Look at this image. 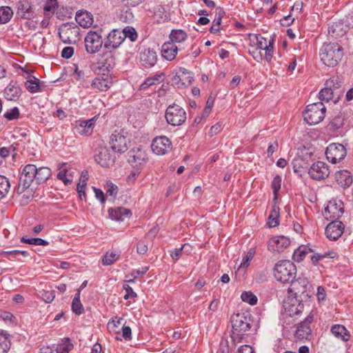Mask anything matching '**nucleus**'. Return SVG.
<instances>
[{
    "label": "nucleus",
    "instance_id": "nucleus-1",
    "mask_svg": "<svg viewBox=\"0 0 353 353\" xmlns=\"http://www.w3.org/2000/svg\"><path fill=\"white\" fill-rule=\"evenodd\" d=\"M230 321L232 328L231 338L234 343H240L251 328L252 315L248 312L233 314Z\"/></svg>",
    "mask_w": 353,
    "mask_h": 353
},
{
    "label": "nucleus",
    "instance_id": "nucleus-2",
    "mask_svg": "<svg viewBox=\"0 0 353 353\" xmlns=\"http://www.w3.org/2000/svg\"><path fill=\"white\" fill-rule=\"evenodd\" d=\"M322 62L328 67L339 64L343 56V48L337 43H324L320 49Z\"/></svg>",
    "mask_w": 353,
    "mask_h": 353
},
{
    "label": "nucleus",
    "instance_id": "nucleus-3",
    "mask_svg": "<svg viewBox=\"0 0 353 353\" xmlns=\"http://www.w3.org/2000/svg\"><path fill=\"white\" fill-rule=\"evenodd\" d=\"M296 267L289 260H283L277 262L274 268L275 279L283 283H289L296 278Z\"/></svg>",
    "mask_w": 353,
    "mask_h": 353
},
{
    "label": "nucleus",
    "instance_id": "nucleus-4",
    "mask_svg": "<svg viewBox=\"0 0 353 353\" xmlns=\"http://www.w3.org/2000/svg\"><path fill=\"white\" fill-rule=\"evenodd\" d=\"M326 108L323 102H317L307 105L303 113L304 120L309 125H316L323 120Z\"/></svg>",
    "mask_w": 353,
    "mask_h": 353
},
{
    "label": "nucleus",
    "instance_id": "nucleus-5",
    "mask_svg": "<svg viewBox=\"0 0 353 353\" xmlns=\"http://www.w3.org/2000/svg\"><path fill=\"white\" fill-rule=\"evenodd\" d=\"M105 50L106 52L99 55L97 62L90 65V68L94 73L99 74L101 72H109L116 65V59L112 51Z\"/></svg>",
    "mask_w": 353,
    "mask_h": 353
},
{
    "label": "nucleus",
    "instance_id": "nucleus-6",
    "mask_svg": "<svg viewBox=\"0 0 353 353\" xmlns=\"http://www.w3.org/2000/svg\"><path fill=\"white\" fill-rule=\"evenodd\" d=\"M289 283L290 286L288 289L289 295L298 296L300 299H308L310 297L308 288L310 282L305 276H299L293 279Z\"/></svg>",
    "mask_w": 353,
    "mask_h": 353
},
{
    "label": "nucleus",
    "instance_id": "nucleus-7",
    "mask_svg": "<svg viewBox=\"0 0 353 353\" xmlns=\"http://www.w3.org/2000/svg\"><path fill=\"white\" fill-rule=\"evenodd\" d=\"M37 170V167L34 164H28L24 166L17 188V192L18 194H21L26 190V189L30 188L31 184L35 181Z\"/></svg>",
    "mask_w": 353,
    "mask_h": 353
},
{
    "label": "nucleus",
    "instance_id": "nucleus-8",
    "mask_svg": "<svg viewBox=\"0 0 353 353\" xmlns=\"http://www.w3.org/2000/svg\"><path fill=\"white\" fill-rule=\"evenodd\" d=\"M165 117L168 123L173 126H179L186 121V112L183 108L173 103L167 108Z\"/></svg>",
    "mask_w": 353,
    "mask_h": 353
},
{
    "label": "nucleus",
    "instance_id": "nucleus-9",
    "mask_svg": "<svg viewBox=\"0 0 353 353\" xmlns=\"http://www.w3.org/2000/svg\"><path fill=\"white\" fill-rule=\"evenodd\" d=\"M127 132L123 130H116L112 134L110 144L114 152L123 153L128 149L129 139L126 136Z\"/></svg>",
    "mask_w": 353,
    "mask_h": 353
},
{
    "label": "nucleus",
    "instance_id": "nucleus-10",
    "mask_svg": "<svg viewBox=\"0 0 353 353\" xmlns=\"http://www.w3.org/2000/svg\"><path fill=\"white\" fill-rule=\"evenodd\" d=\"M85 51L88 54H95L98 52L103 45L104 46V40L102 39V36L97 31H89L85 39Z\"/></svg>",
    "mask_w": 353,
    "mask_h": 353
},
{
    "label": "nucleus",
    "instance_id": "nucleus-11",
    "mask_svg": "<svg viewBox=\"0 0 353 353\" xmlns=\"http://www.w3.org/2000/svg\"><path fill=\"white\" fill-rule=\"evenodd\" d=\"M347 154V150L343 144L338 143H330L326 148L327 159L332 163L341 162Z\"/></svg>",
    "mask_w": 353,
    "mask_h": 353
},
{
    "label": "nucleus",
    "instance_id": "nucleus-12",
    "mask_svg": "<svg viewBox=\"0 0 353 353\" xmlns=\"http://www.w3.org/2000/svg\"><path fill=\"white\" fill-rule=\"evenodd\" d=\"M305 299H298V296L289 295L288 300L284 303L285 312L290 316H295L302 313L304 309L303 303Z\"/></svg>",
    "mask_w": 353,
    "mask_h": 353
},
{
    "label": "nucleus",
    "instance_id": "nucleus-13",
    "mask_svg": "<svg viewBox=\"0 0 353 353\" xmlns=\"http://www.w3.org/2000/svg\"><path fill=\"white\" fill-rule=\"evenodd\" d=\"M308 174L314 180H323L327 178L330 174L329 166L323 161H317L310 166Z\"/></svg>",
    "mask_w": 353,
    "mask_h": 353
},
{
    "label": "nucleus",
    "instance_id": "nucleus-14",
    "mask_svg": "<svg viewBox=\"0 0 353 353\" xmlns=\"http://www.w3.org/2000/svg\"><path fill=\"white\" fill-rule=\"evenodd\" d=\"M151 148L155 154L163 155L172 150V145L167 137L160 136L153 139Z\"/></svg>",
    "mask_w": 353,
    "mask_h": 353
},
{
    "label": "nucleus",
    "instance_id": "nucleus-15",
    "mask_svg": "<svg viewBox=\"0 0 353 353\" xmlns=\"http://www.w3.org/2000/svg\"><path fill=\"white\" fill-rule=\"evenodd\" d=\"M290 239L283 235L272 237L268 243V250L272 253L283 252L290 245Z\"/></svg>",
    "mask_w": 353,
    "mask_h": 353
},
{
    "label": "nucleus",
    "instance_id": "nucleus-16",
    "mask_svg": "<svg viewBox=\"0 0 353 353\" xmlns=\"http://www.w3.org/2000/svg\"><path fill=\"white\" fill-rule=\"evenodd\" d=\"M344 212L341 201H330L324 209L323 214L327 219L338 220Z\"/></svg>",
    "mask_w": 353,
    "mask_h": 353
},
{
    "label": "nucleus",
    "instance_id": "nucleus-17",
    "mask_svg": "<svg viewBox=\"0 0 353 353\" xmlns=\"http://www.w3.org/2000/svg\"><path fill=\"white\" fill-rule=\"evenodd\" d=\"M122 35L121 30H112L104 39V49L111 51L117 49L123 42Z\"/></svg>",
    "mask_w": 353,
    "mask_h": 353
},
{
    "label": "nucleus",
    "instance_id": "nucleus-18",
    "mask_svg": "<svg viewBox=\"0 0 353 353\" xmlns=\"http://www.w3.org/2000/svg\"><path fill=\"white\" fill-rule=\"evenodd\" d=\"M96 162L103 168H108L113 165L115 157L112 155L106 147H101L97 150L94 155Z\"/></svg>",
    "mask_w": 353,
    "mask_h": 353
},
{
    "label": "nucleus",
    "instance_id": "nucleus-19",
    "mask_svg": "<svg viewBox=\"0 0 353 353\" xmlns=\"http://www.w3.org/2000/svg\"><path fill=\"white\" fill-rule=\"evenodd\" d=\"M34 14L33 6L29 0H19L16 3V16L17 18L30 19Z\"/></svg>",
    "mask_w": 353,
    "mask_h": 353
},
{
    "label": "nucleus",
    "instance_id": "nucleus-20",
    "mask_svg": "<svg viewBox=\"0 0 353 353\" xmlns=\"http://www.w3.org/2000/svg\"><path fill=\"white\" fill-rule=\"evenodd\" d=\"M313 321L314 316L312 314H310L302 322L298 325L295 332V337L299 340L308 339L312 333L310 324Z\"/></svg>",
    "mask_w": 353,
    "mask_h": 353
},
{
    "label": "nucleus",
    "instance_id": "nucleus-21",
    "mask_svg": "<svg viewBox=\"0 0 353 353\" xmlns=\"http://www.w3.org/2000/svg\"><path fill=\"white\" fill-rule=\"evenodd\" d=\"M344 224L339 220L332 221L325 228L326 236L331 241L337 240L343 233Z\"/></svg>",
    "mask_w": 353,
    "mask_h": 353
},
{
    "label": "nucleus",
    "instance_id": "nucleus-22",
    "mask_svg": "<svg viewBox=\"0 0 353 353\" xmlns=\"http://www.w3.org/2000/svg\"><path fill=\"white\" fill-rule=\"evenodd\" d=\"M79 28L73 23H63L59 28L58 34L60 39L65 43H72L74 42L71 39V35H76L78 33Z\"/></svg>",
    "mask_w": 353,
    "mask_h": 353
},
{
    "label": "nucleus",
    "instance_id": "nucleus-23",
    "mask_svg": "<svg viewBox=\"0 0 353 353\" xmlns=\"http://www.w3.org/2000/svg\"><path fill=\"white\" fill-rule=\"evenodd\" d=\"M157 54L153 49H145L140 53V62L145 68L153 67L157 61Z\"/></svg>",
    "mask_w": 353,
    "mask_h": 353
},
{
    "label": "nucleus",
    "instance_id": "nucleus-24",
    "mask_svg": "<svg viewBox=\"0 0 353 353\" xmlns=\"http://www.w3.org/2000/svg\"><path fill=\"white\" fill-rule=\"evenodd\" d=\"M95 118L85 121H77L74 125V132L83 136L90 135L95 123Z\"/></svg>",
    "mask_w": 353,
    "mask_h": 353
},
{
    "label": "nucleus",
    "instance_id": "nucleus-25",
    "mask_svg": "<svg viewBox=\"0 0 353 353\" xmlns=\"http://www.w3.org/2000/svg\"><path fill=\"white\" fill-rule=\"evenodd\" d=\"M3 93L7 100L17 101L21 95L22 90L17 82L11 81L4 89Z\"/></svg>",
    "mask_w": 353,
    "mask_h": 353
},
{
    "label": "nucleus",
    "instance_id": "nucleus-26",
    "mask_svg": "<svg viewBox=\"0 0 353 353\" xmlns=\"http://www.w3.org/2000/svg\"><path fill=\"white\" fill-rule=\"evenodd\" d=\"M178 47L174 42L168 41L164 43L161 47V55L167 61H173L178 52Z\"/></svg>",
    "mask_w": 353,
    "mask_h": 353
},
{
    "label": "nucleus",
    "instance_id": "nucleus-27",
    "mask_svg": "<svg viewBox=\"0 0 353 353\" xmlns=\"http://www.w3.org/2000/svg\"><path fill=\"white\" fill-rule=\"evenodd\" d=\"M75 20L84 28H90L94 21L92 14L87 10H79L76 13Z\"/></svg>",
    "mask_w": 353,
    "mask_h": 353
},
{
    "label": "nucleus",
    "instance_id": "nucleus-28",
    "mask_svg": "<svg viewBox=\"0 0 353 353\" xmlns=\"http://www.w3.org/2000/svg\"><path fill=\"white\" fill-rule=\"evenodd\" d=\"M131 153L128 159V162L133 167L140 166L147 161V154L145 151L138 149L133 150Z\"/></svg>",
    "mask_w": 353,
    "mask_h": 353
},
{
    "label": "nucleus",
    "instance_id": "nucleus-29",
    "mask_svg": "<svg viewBox=\"0 0 353 353\" xmlns=\"http://www.w3.org/2000/svg\"><path fill=\"white\" fill-rule=\"evenodd\" d=\"M112 81L108 76H101L94 78L91 83L94 89H97L101 92L107 91L112 85Z\"/></svg>",
    "mask_w": 353,
    "mask_h": 353
},
{
    "label": "nucleus",
    "instance_id": "nucleus-30",
    "mask_svg": "<svg viewBox=\"0 0 353 353\" xmlns=\"http://www.w3.org/2000/svg\"><path fill=\"white\" fill-rule=\"evenodd\" d=\"M108 214L111 219L117 221H123L125 217H130L132 215L131 210L123 207L110 208Z\"/></svg>",
    "mask_w": 353,
    "mask_h": 353
},
{
    "label": "nucleus",
    "instance_id": "nucleus-31",
    "mask_svg": "<svg viewBox=\"0 0 353 353\" xmlns=\"http://www.w3.org/2000/svg\"><path fill=\"white\" fill-rule=\"evenodd\" d=\"M332 334L338 339L347 342L350 339V332L344 325L336 324L331 327Z\"/></svg>",
    "mask_w": 353,
    "mask_h": 353
},
{
    "label": "nucleus",
    "instance_id": "nucleus-32",
    "mask_svg": "<svg viewBox=\"0 0 353 353\" xmlns=\"http://www.w3.org/2000/svg\"><path fill=\"white\" fill-rule=\"evenodd\" d=\"M24 85L30 93H36L42 91L40 80L34 76L30 75Z\"/></svg>",
    "mask_w": 353,
    "mask_h": 353
},
{
    "label": "nucleus",
    "instance_id": "nucleus-33",
    "mask_svg": "<svg viewBox=\"0 0 353 353\" xmlns=\"http://www.w3.org/2000/svg\"><path fill=\"white\" fill-rule=\"evenodd\" d=\"M165 74L163 72H159L152 77H148L140 85V90H144L149 87L162 82L163 81Z\"/></svg>",
    "mask_w": 353,
    "mask_h": 353
},
{
    "label": "nucleus",
    "instance_id": "nucleus-34",
    "mask_svg": "<svg viewBox=\"0 0 353 353\" xmlns=\"http://www.w3.org/2000/svg\"><path fill=\"white\" fill-rule=\"evenodd\" d=\"M336 179L339 184L343 187H349L353 181L352 176L346 170L339 171L336 173Z\"/></svg>",
    "mask_w": 353,
    "mask_h": 353
},
{
    "label": "nucleus",
    "instance_id": "nucleus-35",
    "mask_svg": "<svg viewBox=\"0 0 353 353\" xmlns=\"http://www.w3.org/2000/svg\"><path fill=\"white\" fill-rule=\"evenodd\" d=\"M346 32L343 24L341 22H334L328 28V34L334 38L343 36Z\"/></svg>",
    "mask_w": 353,
    "mask_h": 353
},
{
    "label": "nucleus",
    "instance_id": "nucleus-36",
    "mask_svg": "<svg viewBox=\"0 0 353 353\" xmlns=\"http://www.w3.org/2000/svg\"><path fill=\"white\" fill-rule=\"evenodd\" d=\"M313 252V250L308 245H302L294 250L292 259L296 262L300 263L304 259L307 253Z\"/></svg>",
    "mask_w": 353,
    "mask_h": 353
},
{
    "label": "nucleus",
    "instance_id": "nucleus-37",
    "mask_svg": "<svg viewBox=\"0 0 353 353\" xmlns=\"http://www.w3.org/2000/svg\"><path fill=\"white\" fill-rule=\"evenodd\" d=\"M51 176V170L48 167L37 168V176H35L36 184L39 185L46 181Z\"/></svg>",
    "mask_w": 353,
    "mask_h": 353
},
{
    "label": "nucleus",
    "instance_id": "nucleus-38",
    "mask_svg": "<svg viewBox=\"0 0 353 353\" xmlns=\"http://www.w3.org/2000/svg\"><path fill=\"white\" fill-rule=\"evenodd\" d=\"M279 208L276 204L272 205L270 214L268 216V225L270 228H274L279 224Z\"/></svg>",
    "mask_w": 353,
    "mask_h": 353
},
{
    "label": "nucleus",
    "instance_id": "nucleus-39",
    "mask_svg": "<svg viewBox=\"0 0 353 353\" xmlns=\"http://www.w3.org/2000/svg\"><path fill=\"white\" fill-rule=\"evenodd\" d=\"M13 14V10L10 7H0V24H5L10 21Z\"/></svg>",
    "mask_w": 353,
    "mask_h": 353
},
{
    "label": "nucleus",
    "instance_id": "nucleus-40",
    "mask_svg": "<svg viewBox=\"0 0 353 353\" xmlns=\"http://www.w3.org/2000/svg\"><path fill=\"white\" fill-rule=\"evenodd\" d=\"M178 72L181 78L182 84H184V86H188L190 85L193 81V76L190 71L188 70L180 67L178 69Z\"/></svg>",
    "mask_w": 353,
    "mask_h": 353
},
{
    "label": "nucleus",
    "instance_id": "nucleus-41",
    "mask_svg": "<svg viewBox=\"0 0 353 353\" xmlns=\"http://www.w3.org/2000/svg\"><path fill=\"white\" fill-rule=\"evenodd\" d=\"M186 38L187 34L183 30H172L170 34V42H174V43H181Z\"/></svg>",
    "mask_w": 353,
    "mask_h": 353
},
{
    "label": "nucleus",
    "instance_id": "nucleus-42",
    "mask_svg": "<svg viewBox=\"0 0 353 353\" xmlns=\"http://www.w3.org/2000/svg\"><path fill=\"white\" fill-rule=\"evenodd\" d=\"M10 188V181L3 175H0V200L5 198Z\"/></svg>",
    "mask_w": 353,
    "mask_h": 353
},
{
    "label": "nucleus",
    "instance_id": "nucleus-43",
    "mask_svg": "<svg viewBox=\"0 0 353 353\" xmlns=\"http://www.w3.org/2000/svg\"><path fill=\"white\" fill-rule=\"evenodd\" d=\"M343 121L344 118L342 117L341 114H339L330 121L327 125V128L331 131H336L337 130L343 127L344 124Z\"/></svg>",
    "mask_w": 353,
    "mask_h": 353
},
{
    "label": "nucleus",
    "instance_id": "nucleus-44",
    "mask_svg": "<svg viewBox=\"0 0 353 353\" xmlns=\"http://www.w3.org/2000/svg\"><path fill=\"white\" fill-rule=\"evenodd\" d=\"M334 90L331 87L326 85V87L325 88L322 89L319 92V99L321 100L320 102H322V101L328 102L330 100H332L334 98Z\"/></svg>",
    "mask_w": 353,
    "mask_h": 353
},
{
    "label": "nucleus",
    "instance_id": "nucleus-45",
    "mask_svg": "<svg viewBox=\"0 0 353 353\" xmlns=\"http://www.w3.org/2000/svg\"><path fill=\"white\" fill-rule=\"evenodd\" d=\"M20 241L21 243H28L30 245L43 246H47L49 245L48 241L41 238H26V236H22Z\"/></svg>",
    "mask_w": 353,
    "mask_h": 353
},
{
    "label": "nucleus",
    "instance_id": "nucleus-46",
    "mask_svg": "<svg viewBox=\"0 0 353 353\" xmlns=\"http://www.w3.org/2000/svg\"><path fill=\"white\" fill-rule=\"evenodd\" d=\"M10 346L11 342L8 335L0 334V353H8Z\"/></svg>",
    "mask_w": 353,
    "mask_h": 353
},
{
    "label": "nucleus",
    "instance_id": "nucleus-47",
    "mask_svg": "<svg viewBox=\"0 0 353 353\" xmlns=\"http://www.w3.org/2000/svg\"><path fill=\"white\" fill-rule=\"evenodd\" d=\"M73 348V344L71 343L69 338H65L63 343L58 345L57 347V353H69Z\"/></svg>",
    "mask_w": 353,
    "mask_h": 353
},
{
    "label": "nucleus",
    "instance_id": "nucleus-48",
    "mask_svg": "<svg viewBox=\"0 0 353 353\" xmlns=\"http://www.w3.org/2000/svg\"><path fill=\"white\" fill-rule=\"evenodd\" d=\"M122 37L123 40L125 38H129L131 41H135L137 39L138 34L135 29L132 27H126L121 30Z\"/></svg>",
    "mask_w": 353,
    "mask_h": 353
},
{
    "label": "nucleus",
    "instance_id": "nucleus-49",
    "mask_svg": "<svg viewBox=\"0 0 353 353\" xmlns=\"http://www.w3.org/2000/svg\"><path fill=\"white\" fill-rule=\"evenodd\" d=\"M241 299L243 302L248 303L251 305H256L258 301L256 296L250 291L243 292L241 294Z\"/></svg>",
    "mask_w": 353,
    "mask_h": 353
},
{
    "label": "nucleus",
    "instance_id": "nucleus-50",
    "mask_svg": "<svg viewBox=\"0 0 353 353\" xmlns=\"http://www.w3.org/2000/svg\"><path fill=\"white\" fill-rule=\"evenodd\" d=\"M21 194V204L23 205H28L33 199L34 194V190L33 188H28L23 192Z\"/></svg>",
    "mask_w": 353,
    "mask_h": 353
},
{
    "label": "nucleus",
    "instance_id": "nucleus-51",
    "mask_svg": "<svg viewBox=\"0 0 353 353\" xmlns=\"http://www.w3.org/2000/svg\"><path fill=\"white\" fill-rule=\"evenodd\" d=\"M281 181L282 179L279 175H276L272 181L271 187L273 191L274 201L277 199L278 194L281 186Z\"/></svg>",
    "mask_w": 353,
    "mask_h": 353
},
{
    "label": "nucleus",
    "instance_id": "nucleus-52",
    "mask_svg": "<svg viewBox=\"0 0 353 353\" xmlns=\"http://www.w3.org/2000/svg\"><path fill=\"white\" fill-rule=\"evenodd\" d=\"M119 257V254H117L114 252H106V254L103 256L102 259V264L103 265H110L114 263L116 261L118 260Z\"/></svg>",
    "mask_w": 353,
    "mask_h": 353
},
{
    "label": "nucleus",
    "instance_id": "nucleus-53",
    "mask_svg": "<svg viewBox=\"0 0 353 353\" xmlns=\"http://www.w3.org/2000/svg\"><path fill=\"white\" fill-rule=\"evenodd\" d=\"M255 254V250L251 248L243 256L240 267L246 268L249 266L250 262L253 259Z\"/></svg>",
    "mask_w": 353,
    "mask_h": 353
},
{
    "label": "nucleus",
    "instance_id": "nucleus-54",
    "mask_svg": "<svg viewBox=\"0 0 353 353\" xmlns=\"http://www.w3.org/2000/svg\"><path fill=\"white\" fill-rule=\"evenodd\" d=\"M20 115L19 110L17 107H14L8 111H6L3 114V117L8 120V121H12L19 119Z\"/></svg>",
    "mask_w": 353,
    "mask_h": 353
},
{
    "label": "nucleus",
    "instance_id": "nucleus-55",
    "mask_svg": "<svg viewBox=\"0 0 353 353\" xmlns=\"http://www.w3.org/2000/svg\"><path fill=\"white\" fill-rule=\"evenodd\" d=\"M149 270V267L144 266L142 267L139 270H133L130 274L132 279L128 280V282L129 283H133L134 282V280L138 279L139 277L143 276Z\"/></svg>",
    "mask_w": 353,
    "mask_h": 353
},
{
    "label": "nucleus",
    "instance_id": "nucleus-56",
    "mask_svg": "<svg viewBox=\"0 0 353 353\" xmlns=\"http://www.w3.org/2000/svg\"><path fill=\"white\" fill-rule=\"evenodd\" d=\"M106 187V195L112 196L113 199L116 198L118 192V187L111 181H108L105 185Z\"/></svg>",
    "mask_w": 353,
    "mask_h": 353
},
{
    "label": "nucleus",
    "instance_id": "nucleus-57",
    "mask_svg": "<svg viewBox=\"0 0 353 353\" xmlns=\"http://www.w3.org/2000/svg\"><path fill=\"white\" fill-rule=\"evenodd\" d=\"M325 85L327 86L331 87L335 92L336 90L341 87L342 81L339 77H332L326 81Z\"/></svg>",
    "mask_w": 353,
    "mask_h": 353
},
{
    "label": "nucleus",
    "instance_id": "nucleus-58",
    "mask_svg": "<svg viewBox=\"0 0 353 353\" xmlns=\"http://www.w3.org/2000/svg\"><path fill=\"white\" fill-rule=\"evenodd\" d=\"M71 307L72 311L77 315L82 314L84 312V308L81 301H72Z\"/></svg>",
    "mask_w": 353,
    "mask_h": 353
},
{
    "label": "nucleus",
    "instance_id": "nucleus-59",
    "mask_svg": "<svg viewBox=\"0 0 353 353\" xmlns=\"http://www.w3.org/2000/svg\"><path fill=\"white\" fill-rule=\"evenodd\" d=\"M221 23V16H215L214 19L212 21V24L210 27V32L212 34H215L220 30V25Z\"/></svg>",
    "mask_w": 353,
    "mask_h": 353
},
{
    "label": "nucleus",
    "instance_id": "nucleus-60",
    "mask_svg": "<svg viewBox=\"0 0 353 353\" xmlns=\"http://www.w3.org/2000/svg\"><path fill=\"white\" fill-rule=\"evenodd\" d=\"M42 299L47 303H50L53 301L55 298L54 291H45L43 290L41 293Z\"/></svg>",
    "mask_w": 353,
    "mask_h": 353
},
{
    "label": "nucleus",
    "instance_id": "nucleus-61",
    "mask_svg": "<svg viewBox=\"0 0 353 353\" xmlns=\"http://www.w3.org/2000/svg\"><path fill=\"white\" fill-rule=\"evenodd\" d=\"M67 170H61L57 175L58 179L62 181L65 185L70 184L72 181V179L67 176Z\"/></svg>",
    "mask_w": 353,
    "mask_h": 353
},
{
    "label": "nucleus",
    "instance_id": "nucleus-62",
    "mask_svg": "<svg viewBox=\"0 0 353 353\" xmlns=\"http://www.w3.org/2000/svg\"><path fill=\"white\" fill-rule=\"evenodd\" d=\"M5 256L9 255L12 257H15L17 254H21L23 257L29 256L30 254L26 250H14L10 251H5Z\"/></svg>",
    "mask_w": 353,
    "mask_h": 353
},
{
    "label": "nucleus",
    "instance_id": "nucleus-63",
    "mask_svg": "<svg viewBox=\"0 0 353 353\" xmlns=\"http://www.w3.org/2000/svg\"><path fill=\"white\" fill-rule=\"evenodd\" d=\"M186 247H190L189 244L185 243L183 245L181 248H176L174 251L172 252L170 254L172 258L175 261L179 260L180 256L182 255L183 249L185 248Z\"/></svg>",
    "mask_w": 353,
    "mask_h": 353
},
{
    "label": "nucleus",
    "instance_id": "nucleus-64",
    "mask_svg": "<svg viewBox=\"0 0 353 353\" xmlns=\"http://www.w3.org/2000/svg\"><path fill=\"white\" fill-rule=\"evenodd\" d=\"M123 290L126 292L124 296V299L127 300L130 298H135L137 296V293L134 292L133 289L129 285H124Z\"/></svg>",
    "mask_w": 353,
    "mask_h": 353
}]
</instances>
